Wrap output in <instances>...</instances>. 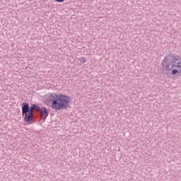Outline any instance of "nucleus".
I'll return each instance as SVG.
<instances>
[{
	"label": "nucleus",
	"mask_w": 181,
	"mask_h": 181,
	"mask_svg": "<svg viewBox=\"0 0 181 181\" xmlns=\"http://www.w3.org/2000/svg\"><path fill=\"white\" fill-rule=\"evenodd\" d=\"M32 110H40V106L33 104L31 107L29 106V103H23L22 104V115H24V121L28 124H32L33 122V118L32 117Z\"/></svg>",
	"instance_id": "nucleus-3"
},
{
	"label": "nucleus",
	"mask_w": 181,
	"mask_h": 181,
	"mask_svg": "<svg viewBox=\"0 0 181 181\" xmlns=\"http://www.w3.org/2000/svg\"><path fill=\"white\" fill-rule=\"evenodd\" d=\"M65 0H55V2H59V3H62V2H64Z\"/></svg>",
	"instance_id": "nucleus-6"
},
{
	"label": "nucleus",
	"mask_w": 181,
	"mask_h": 181,
	"mask_svg": "<svg viewBox=\"0 0 181 181\" xmlns=\"http://www.w3.org/2000/svg\"><path fill=\"white\" fill-rule=\"evenodd\" d=\"M81 63H86V62H87V59H86V58H81Z\"/></svg>",
	"instance_id": "nucleus-5"
},
{
	"label": "nucleus",
	"mask_w": 181,
	"mask_h": 181,
	"mask_svg": "<svg viewBox=\"0 0 181 181\" xmlns=\"http://www.w3.org/2000/svg\"><path fill=\"white\" fill-rule=\"evenodd\" d=\"M181 60L179 58H176L175 55L170 54L165 57L162 61V67L160 68L161 71H171V74H177V69L175 67H181Z\"/></svg>",
	"instance_id": "nucleus-2"
},
{
	"label": "nucleus",
	"mask_w": 181,
	"mask_h": 181,
	"mask_svg": "<svg viewBox=\"0 0 181 181\" xmlns=\"http://www.w3.org/2000/svg\"><path fill=\"white\" fill-rule=\"evenodd\" d=\"M49 101H52L51 108L54 111H60V110H66L69 108L70 98L68 95L57 93L48 94Z\"/></svg>",
	"instance_id": "nucleus-1"
},
{
	"label": "nucleus",
	"mask_w": 181,
	"mask_h": 181,
	"mask_svg": "<svg viewBox=\"0 0 181 181\" xmlns=\"http://www.w3.org/2000/svg\"><path fill=\"white\" fill-rule=\"evenodd\" d=\"M40 110L41 111V117L43 119H46L47 117H49V111H47V109L45 107H42Z\"/></svg>",
	"instance_id": "nucleus-4"
}]
</instances>
